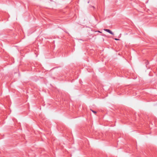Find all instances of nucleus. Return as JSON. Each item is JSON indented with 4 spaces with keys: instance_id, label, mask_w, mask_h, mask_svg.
Returning <instances> with one entry per match:
<instances>
[{
    "instance_id": "nucleus-1",
    "label": "nucleus",
    "mask_w": 157,
    "mask_h": 157,
    "mask_svg": "<svg viewBox=\"0 0 157 157\" xmlns=\"http://www.w3.org/2000/svg\"><path fill=\"white\" fill-rule=\"evenodd\" d=\"M104 30L106 32H107L111 34L112 35H114V33H113L109 29H104Z\"/></svg>"
},
{
    "instance_id": "nucleus-2",
    "label": "nucleus",
    "mask_w": 157,
    "mask_h": 157,
    "mask_svg": "<svg viewBox=\"0 0 157 157\" xmlns=\"http://www.w3.org/2000/svg\"><path fill=\"white\" fill-rule=\"evenodd\" d=\"M94 113L96 114V112L94 111L91 109H90Z\"/></svg>"
},
{
    "instance_id": "nucleus-3",
    "label": "nucleus",
    "mask_w": 157,
    "mask_h": 157,
    "mask_svg": "<svg viewBox=\"0 0 157 157\" xmlns=\"http://www.w3.org/2000/svg\"><path fill=\"white\" fill-rule=\"evenodd\" d=\"M114 39L115 40H119V39H117V38H115Z\"/></svg>"
},
{
    "instance_id": "nucleus-4",
    "label": "nucleus",
    "mask_w": 157,
    "mask_h": 157,
    "mask_svg": "<svg viewBox=\"0 0 157 157\" xmlns=\"http://www.w3.org/2000/svg\"><path fill=\"white\" fill-rule=\"evenodd\" d=\"M37 52V51L36 50H35V51L34 52V53L35 54H36V52Z\"/></svg>"
}]
</instances>
